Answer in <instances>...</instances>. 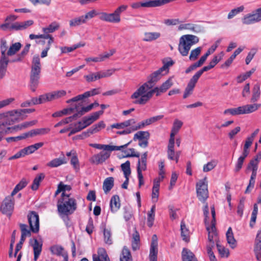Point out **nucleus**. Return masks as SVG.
<instances>
[{
	"instance_id": "f257e3e1",
	"label": "nucleus",
	"mask_w": 261,
	"mask_h": 261,
	"mask_svg": "<svg viewBox=\"0 0 261 261\" xmlns=\"http://www.w3.org/2000/svg\"><path fill=\"white\" fill-rule=\"evenodd\" d=\"M173 85L171 77L162 84L160 87H155L151 91H148L149 87L147 84H143L140 86L131 95L130 98L134 99L133 103L136 105H145L152 97L154 93L156 96L160 95L161 93L166 92Z\"/></svg>"
},
{
	"instance_id": "f03ea898",
	"label": "nucleus",
	"mask_w": 261,
	"mask_h": 261,
	"mask_svg": "<svg viewBox=\"0 0 261 261\" xmlns=\"http://www.w3.org/2000/svg\"><path fill=\"white\" fill-rule=\"evenodd\" d=\"M57 208L60 215L68 216L76 209V202L74 198L70 197L69 194L62 192L61 197L58 201Z\"/></svg>"
},
{
	"instance_id": "7ed1b4c3",
	"label": "nucleus",
	"mask_w": 261,
	"mask_h": 261,
	"mask_svg": "<svg viewBox=\"0 0 261 261\" xmlns=\"http://www.w3.org/2000/svg\"><path fill=\"white\" fill-rule=\"evenodd\" d=\"M19 121L15 111L0 114V142L11 130L9 125Z\"/></svg>"
},
{
	"instance_id": "20e7f679",
	"label": "nucleus",
	"mask_w": 261,
	"mask_h": 261,
	"mask_svg": "<svg viewBox=\"0 0 261 261\" xmlns=\"http://www.w3.org/2000/svg\"><path fill=\"white\" fill-rule=\"evenodd\" d=\"M199 38L193 35H185L179 39L178 49L182 56H187L193 45L198 43Z\"/></svg>"
},
{
	"instance_id": "39448f33",
	"label": "nucleus",
	"mask_w": 261,
	"mask_h": 261,
	"mask_svg": "<svg viewBox=\"0 0 261 261\" xmlns=\"http://www.w3.org/2000/svg\"><path fill=\"white\" fill-rule=\"evenodd\" d=\"M197 196L199 200L204 203L208 197L206 177L200 180L196 184Z\"/></svg>"
},
{
	"instance_id": "423d86ee",
	"label": "nucleus",
	"mask_w": 261,
	"mask_h": 261,
	"mask_svg": "<svg viewBox=\"0 0 261 261\" xmlns=\"http://www.w3.org/2000/svg\"><path fill=\"white\" fill-rule=\"evenodd\" d=\"M13 196L11 194L10 195L6 197L3 200L1 207L2 212L9 217L11 216L14 210L15 200Z\"/></svg>"
},
{
	"instance_id": "0eeeda50",
	"label": "nucleus",
	"mask_w": 261,
	"mask_h": 261,
	"mask_svg": "<svg viewBox=\"0 0 261 261\" xmlns=\"http://www.w3.org/2000/svg\"><path fill=\"white\" fill-rule=\"evenodd\" d=\"M166 74L162 70L159 68L158 70L154 71L150 74L147 77L148 81L144 84H147V87H149L148 91H151L152 89L153 86L158 82L163 76Z\"/></svg>"
},
{
	"instance_id": "6e6552de",
	"label": "nucleus",
	"mask_w": 261,
	"mask_h": 261,
	"mask_svg": "<svg viewBox=\"0 0 261 261\" xmlns=\"http://www.w3.org/2000/svg\"><path fill=\"white\" fill-rule=\"evenodd\" d=\"M28 221L31 231L38 232L39 230V219L38 215L35 212H32L28 216Z\"/></svg>"
},
{
	"instance_id": "1a4fd4ad",
	"label": "nucleus",
	"mask_w": 261,
	"mask_h": 261,
	"mask_svg": "<svg viewBox=\"0 0 261 261\" xmlns=\"http://www.w3.org/2000/svg\"><path fill=\"white\" fill-rule=\"evenodd\" d=\"M131 141L127 143L121 145L120 146L111 145H105L96 143H91L89 145L92 147H94L98 149H102L104 151H114V150H120L121 148H126L128 145L131 143Z\"/></svg>"
},
{
	"instance_id": "9d476101",
	"label": "nucleus",
	"mask_w": 261,
	"mask_h": 261,
	"mask_svg": "<svg viewBox=\"0 0 261 261\" xmlns=\"http://www.w3.org/2000/svg\"><path fill=\"white\" fill-rule=\"evenodd\" d=\"M131 141L127 143L121 145L120 146L111 145H105L96 143H91L89 145L92 147H94L98 149H102L104 151H114V150H120L121 148H126L128 145L131 143Z\"/></svg>"
},
{
	"instance_id": "9b49d317",
	"label": "nucleus",
	"mask_w": 261,
	"mask_h": 261,
	"mask_svg": "<svg viewBox=\"0 0 261 261\" xmlns=\"http://www.w3.org/2000/svg\"><path fill=\"white\" fill-rule=\"evenodd\" d=\"M111 151H100L99 153L93 155L90 159V162L96 165L102 164L110 158Z\"/></svg>"
},
{
	"instance_id": "f8f14e48",
	"label": "nucleus",
	"mask_w": 261,
	"mask_h": 261,
	"mask_svg": "<svg viewBox=\"0 0 261 261\" xmlns=\"http://www.w3.org/2000/svg\"><path fill=\"white\" fill-rule=\"evenodd\" d=\"M99 19L103 21L115 23H119L121 21V18H119L114 12L111 13L100 12Z\"/></svg>"
},
{
	"instance_id": "ddd939ff",
	"label": "nucleus",
	"mask_w": 261,
	"mask_h": 261,
	"mask_svg": "<svg viewBox=\"0 0 261 261\" xmlns=\"http://www.w3.org/2000/svg\"><path fill=\"white\" fill-rule=\"evenodd\" d=\"M34 23L33 20H28L24 21H15L12 22V31L24 30L32 26Z\"/></svg>"
},
{
	"instance_id": "4468645a",
	"label": "nucleus",
	"mask_w": 261,
	"mask_h": 261,
	"mask_svg": "<svg viewBox=\"0 0 261 261\" xmlns=\"http://www.w3.org/2000/svg\"><path fill=\"white\" fill-rule=\"evenodd\" d=\"M158 238L156 235L153 234L151 239V243L149 252V260L157 261L158 254Z\"/></svg>"
},
{
	"instance_id": "2eb2a0df",
	"label": "nucleus",
	"mask_w": 261,
	"mask_h": 261,
	"mask_svg": "<svg viewBox=\"0 0 261 261\" xmlns=\"http://www.w3.org/2000/svg\"><path fill=\"white\" fill-rule=\"evenodd\" d=\"M200 77V76L197 73H196L190 79L187 87L185 89L183 95L184 98H186L189 95L192 94L196 84Z\"/></svg>"
},
{
	"instance_id": "dca6fc26",
	"label": "nucleus",
	"mask_w": 261,
	"mask_h": 261,
	"mask_svg": "<svg viewBox=\"0 0 261 261\" xmlns=\"http://www.w3.org/2000/svg\"><path fill=\"white\" fill-rule=\"evenodd\" d=\"M18 18V16L10 14L8 15L5 19V23L0 24V29L4 31H12V22L15 21Z\"/></svg>"
},
{
	"instance_id": "f3484780",
	"label": "nucleus",
	"mask_w": 261,
	"mask_h": 261,
	"mask_svg": "<svg viewBox=\"0 0 261 261\" xmlns=\"http://www.w3.org/2000/svg\"><path fill=\"white\" fill-rule=\"evenodd\" d=\"M41 71L32 70L30 73V88L32 91L34 92L39 84L40 74Z\"/></svg>"
},
{
	"instance_id": "a211bd4d",
	"label": "nucleus",
	"mask_w": 261,
	"mask_h": 261,
	"mask_svg": "<svg viewBox=\"0 0 261 261\" xmlns=\"http://www.w3.org/2000/svg\"><path fill=\"white\" fill-rule=\"evenodd\" d=\"M50 251L53 254L62 256L64 258L63 261H68V253L62 246L57 245H54L50 247Z\"/></svg>"
},
{
	"instance_id": "6ab92c4d",
	"label": "nucleus",
	"mask_w": 261,
	"mask_h": 261,
	"mask_svg": "<svg viewBox=\"0 0 261 261\" xmlns=\"http://www.w3.org/2000/svg\"><path fill=\"white\" fill-rule=\"evenodd\" d=\"M93 261H110L106 250L103 248L98 249L97 254L93 255Z\"/></svg>"
},
{
	"instance_id": "aec40b11",
	"label": "nucleus",
	"mask_w": 261,
	"mask_h": 261,
	"mask_svg": "<svg viewBox=\"0 0 261 261\" xmlns=\"http://www.w3.org/2000/svg\"><path fill=\"white\" fill-rule=\"evenodd\" d=\"M261 107V104L253 103L241 106L243 114H250L257 111Z\"/></svg>"
},
{
	"instance_id": "412c9836",
	"label": "nucleus",
	"mask_w": 261,
	"mask_h": 261,
	"mask_svg": "<svg viewBox=\"0 0 261 261\" xmlns=\"http://www.w3.org/2000/svg\"><path fill=\"white\" fill-rule=\"evenodd\" d=\"M167 157L170 160H174L177 163L181 153L180 151H175L174 147H167Z\"/></svg>"
},
{
	"instance_id": "4be33fe9",
	"label": "nucleus",
	"mask_w": 261,
	"mask_h": 261,
	"mask_svg": "<svg viewBox=\"0 0 261 261\" xmlns=\"http://www.w3.org/2000/svg\"><path fill=\"white\" fill-rule=\"evenodd\" d=\"M261 94L260 85L258 84H255L252 89V95L251 97V101L255 102L257 101L260 98Z\"/></svg>"
},
{
	"instance_id": "5701e85b",
	"label": "nucleus",
	"mask_w": 261,
	"mask_h": 261,
	"mask_svg": "<svg viewBox=\"0 0 261 261\" xmlns=\"http://www.w3.org/2000/svg\"><path fill=\"white\" fill-rule=\"evenodd\" d=\"M50 132L49 128H41L32 129L28 133H25L27 137H34L37 135H43L48 134Z\"/></svg>"
},
{
	"instance_id": "b1692460",
	"label": "nucleus",
	"mask_w": 261,
	"mask_h": 261,
	"mask_svg": "<svg viewBox=\"0 0 261 261\" xmlns=\"http://www.w3.org/2000/svg\"><path fill=\"white\" fill-rule=\"evenodd\" d=\"M32 247L34 254V259L36 261L41 252L42 243H39L37 239H34Z\"/></svg>"
},
{
	"instance_id": "393cba45",
	"label": "nucleus",
	"mask_w": 261,
	"mask_h": 261,
	"mask_svg": "<svg viewBox=\"0 0 261 261\" xmlns=\"http://www.w3.org/2000/svg\"><path fill=\"white\" fill-rule=\"evenodd\" d=\"M66 163L67 161L63 155L62 158H56L52 160L51 161L47 163V166L51 168H56L63 164H65Z\"/></svg>"
},
{
	"instance_id": "a878e982",
	"label": "nucleus",
	"mask_w": 261,
	"mask_h": 261,
	"mask_svg": "<svg viewBox=\"0 0 261 261\" xmlns=\"http://www.w3.org/2000/svg\"><path fill=\"white\" fill-rule=\"evenodd\" d=\"M181 256L182 261H197L193 252L186 248L183 249Z\"/></svg>"
},
{
	"instance_id": "bb28decb",
	"label": "nucleus",
	"mask_w": 261,
	"mask_h": 261,
	"mask_svg": "<svg viewBox=\"0 0 261 261\" xmlns=\"http://www.w3.org/2000/svg\"><path fill=\"white\" fill-rule=\"evenodd\" d=\"M206 229L208 232V244L207 245L214 246V238H216L217 237V234H216V231H215L216 230L215 225H214V228L213 229H212V225H211L210 226H207Z\"/></svg>"
},
{
	"instance_id": "cd10ccee",
	"label": "nucleus",
	"mask_w": 261,
	"mask_h": 261,
	"mask_svg": "<svg viewBox=\"0 0 261 261\" xmlns=\"http://www.w3.org/2000/svg\"><path fill=\"white\" fill-rule=\"evenodd\" d=\"M111 211L113 213L117 212L120 208V203L119 197L118 195L113 196L110 201Z\"/></svg>"
},
{
	"instance_id": "c85d7f7f",
	"label": "nucleus",
	"mask_w": 261,
	"mask_h": 261,
	"mask_svg": "<svg viewBox=\"0 0 261 261\" xmlns=\"http://www.w3.org/2000/svg\"><path fill=\"white\" fill-rule=\"evenodd\" d=\"M227 243L232 248L236 246V241L234 238L232 228L229 227L226 233Z\"/></svg>"
},
{
	"instance_id": "c756f323",
	"label": "nucleus",
	"mask_w": 261,
	"mask_h": 261,
	"mask_svg": "<svg viewBox=\"0 0 261 261\" xmlns=\"http://www.w3.org/2000/svg\"><path fill=\"white\" fill-rule=\"evenodd\" d=\"M258 163L259 160L257 159L251 160L247 166L246 172L250 170L252 171L251 175H257Z\"/></svg>"
},
{
	"instance_id": "7c9ffc66",
	"label": "nucleus",
	"mask_w": 261,
	"mask_h": 261,
	"mask_svg": "<svg viewBox=\"0 0 261 261\" xmlns=\"http://www.w3.org/2000/svg\"><path fill=\"white\" fill-rule=\"evenodd\" d=\"M120 261H133V257L129 249L123 247L120 257Z\"/></svg>"
},
{
	"instance_id": "2f4dec72",
	"label": "nucleus",
	"mask_w": 261,
	"mask_h": 261,
	"mask_svg": "<svg viewBox=\"0 0 261 261\" xmlns=\"http://www.w3.org/2000/svg\"><path fill=\"white\" fill-rule=\"evenodd\" d=\"M140 239L139 233L135 231L133 234L132 241V247L133 250L136 251L140 248Z\"/></svg>"
},
{
	"instance_id": "473e14b6",
	"label": "nucleus",
	"mask_w": 261,
	"mask_h": 261,
	"mask_svg": "<svg viewBox=\"0 0 261 261\" xmlns=\"http://www.w3.org/2000/svg\"><path fill=\"white\" fill-rule=\"evenodd\" d=\"M114 178L109 177L106 178L103 183V190L105 193L109 192L114 186Z\"/></svg>"
},
{
	"instance_id": "72a5a7b5",
	"label": "nucleus",
	"mask_w": 261,
	"mask_h": 261,
	"mask_svg": "<svg viewBox=\"0 0 261 261\" xmlns=\"http://www.w3.org/2000/svg\"><path fill=\"white\" fill-rule=\"evenodd\" d=\"M258 22L254 13L247 14L242 19V22L244 24H250Z\"/></svg>"
},
{
	"instance_id": "f704fd0d",
	"label": "nucleus",
	"mask_w": 261,
	"mask_h": 261,
	"mask_svg": "<svg viewBox=\"0 0 261 261\" xmlns=\"http://www.w3.org/2000/svg\"><path fill=\"white\" fill-rule=\"evenodd\" d=\"M179 30H189L194 32H198L200 30V28L198 25L193 23L181 24L178 27Z\"/></svg>"
},
{
	"instance_id": "c9c22d12",
	"label": "nucleus",
	"mask_w": 261,
	"mask_h": 261,
	"mask_svg": "<svg viewBox=\"0 0 261 261\" xmlns=\"http://www.w3.org/2000/svg\"><path fill=\"white\" fill-rule=\"evenodd\" d=\"M43 145V143L39 142L34 145L29 146L23 149L25 155L34 153L36 150L41 147Z\"/></svg>"
},
{
	"instance_id": "e433bc0d",
	"label": "nucleus",
	"mask_w": 261,
	"mask_h": 261,
	"mask_svg": "<svg viewBox=\"0 0 261 261\" xmlns=\"http://www.w3.org/2000/svg\"><path fill=\"white\" fill-rule=\"evenodd\" d=\"M106 127V124L103 121H100L97 124L93 125L92 127L89 128L88 130L90 135L99 132L101 129Z\"/></svg>"
},
{
	"instance_id": "4c0bfd02",
	"label": "nucleus",
	"mask_w": 261,
	"mask_h": 261,
	"mask_svg": "<svg viewBox=\"0 0 261 261\" xmlns=\"http://www.w3.org/2000/svg\"><path fill=\"white\" fill-rule=\"evenodd\" d=\"M161 36L158 32H146L144 33V37L143 41L146 42H150L159 38Z\"/></svg>"
},
{
	"instance_id": "58836bf2",
	"label": "nucleus",
	"mask_w": 261,
	"mask_h": 261,
	"mask_svg": "<svg viewBox=\"0 0 261 261\" xmlns=\"http://www.w3.org/2000/svg\"><path fill=\"white\" fill-rule=\"evenodd\" d=\"M60 28V24L56 21L51 22L48 27L43 28L42 31L44 34L51 33L58 30Z\"/></svg>"
},
{
	"instance_id": "ea45409f",
	"label": "nucleus",
	"mask_w": 261,
	"mask_h": 261,
	"mask_svg": "<svg viewBox=\"0 0 261 261\" xmlns=\"http://www.w3.org/2000/svg\"><path fill=\"white\" fill-rule=\"evenodd\" d=\"M135 123L136 121L134 119H130L122 123L113 124L111 125V127L116 128L117 129L123 128L125 127H128L131 125H133Z\"/></svg>"
},
{
	"instance_id": "a19ab883",
	"label": "nucleus",
	"mask_w": 261,
	"mask_h": 261,
	"mask_svg": "<svg viewBox=\"0 0 261 261\" xmlns=\"http://www.w3.org/2000/svg\"><path fill=\"white\" fill-rule=\"evenodd\" d=\"M155 205L152 206L150 210L147 213V225L151 227L153 225L155 217Z\"/></svg>"
},
{
	"instance_id": "79ce46f5",
	"label": "nucleus",
	"mask_w": 261,
	"mask_h": 261,
	"mask_svg": "<svg viewBox=\"0 0 261 261\" xmlns=\"http://www.w3.org/2000/svg\"><path fill=\"white\" fill-rule=\"evenodd\" d=\"M86 23V21L84 17V16L75 17L69 21V25L70 27H75L79 26L82 24Z\"/></svg>"
},
{
	"instance_id": "37998d69",
	"label": "nucleus",
	"mask_w": 261,
	"mask_h": 261,
	"mask_svg": "<svg viewBox=\"0 0 261 261\" xmlns=\"http://www.w3.org/2000/svg\"><path fill=\"white\" fill-rule=\"evenodd\" d=\"M104 241L106 244L110 245L113 243L112 233L110 229L104 227L103 228Z\"/></svg>"
},
{
	"instance_id": "c03bdc74",
	"label": "nucleus",
	"mask_w": 261,
	"mask_h": 261,
	"mask_svg": "<svg viewBox=\"0 0 261 261\" xmlns=\"http://www.w3.org/2000/svg\"><path fill=\"white\" fill-rule=\"evenodd\" d=\"M181 236L182 240L186 242L189 241V231L186 227L185 223L182 221L180 225Z\"/></svg>"
},
{
	"instance_id": "a18cd8bd",
	"label": "nucleus",
	"mask_w": 261,
	"mask_h": 261,
	"mask_svg": "<svg viewBox=\"0 0 261 261\" xmlns=\"http://www.w3.org/2000/svg\"><path fill=\"white\" fill-rule=\"evenodd\" d=\"M150 134L147 131H139L134 135V140H149Z\"/></svg>"
},
{
	"instance_id": "49530a36",
	"label": "nucleus",
	"mask_w": 261,
	"mask_h": 261,
	"mask_svg": "<svg viewBox=\"0 0 261 261\" xmlns=\"http://www.w3.org/2000/svg\"><path fill=\"white\" fill-rule=\"evenodd\" d=\"M45 175L43 173H40L34 178L31 186L33 190H37L40 185V182L44 178Z\"/></svg>"
},
{
	"instance_id": "de8ad7c7",
	"label": "nucleus",
	"mask_w": 261,
	"mask_h": 261,
	"mask_svg": "<svg viewBox=\"0 0 261 261\" xmlns=\"http://www.w3.org/2000/svg\"><path fill=\"white\" fill-rule=\"evenodd\" d=\"M31 69L41 71V65L40 59L38 55H35L33 57L32 62Z\"/></svg>"
},
{
	"instance_id": "09e8293b",
	"label": "nucleus",
	"mask_w": 261,
	"mask_h": 261,
	"mask_svg": "<svg viewBox=\"0 0 261 261\" xmlns=\"http://www.w3.org/2000/svg\"><path fill=\"white\" fill-rule=\"evenodd\" d=\"M30 46V44H27L21 53L17 56L16 58L12 60L11 62H16L21 61L24 57L28 53Z\"/></svg>"
},
{
	"instance_id": "8fccbe9b",
	"label": "nucleus",
	"mask_w": 261,
	"mask_h": 261,
	"mask_svg": "<svg viewBox=\"0 0 261 261\" xmlns=\"http://www.w3.org/2000/svg\"><path fill=\"white\" fill-rule=\"evenodd\" d=\"M21 44L19 42L13 44L8 49L7 55L8 56H12L15 55L21 48Z\"/></svg>"
},
{
	"instance_id": "3c124183",
	"label": "nucleus",
	"mask_w": 261,
	"mask_h": 261,
	"mask_svg": "<svg viewBox=\"0 0 261 261\" xmlns=\"http://www.w3.org/2000/svg\"><path fill=\"white\" fill-rule=\"evenodd\" d=\"M28 184V181L25 179L22 178L20 181L15 187L14 189L12 191L11 194L14 196L19 191L23 189Z\"/></svg>"
},
{
	"instance_id": "603ef678",
	"label": "nucleus",
	"mask_w": 261,
	"mask_h": 261,
	"mask_svg": "<svg viewBox=\"0 0 261 261\" xmlns=\"http://www.w3.org/2000/svg\"><path fill=\"white\" fill-rule=\"evenodd\" d=\"M224 114H229L232 116L242 115V110L241 106L236 108H231L225 110L224 111Z\"/></svg>"
},
{
	"instance_id": "864d4df0",
	"label": "nucleus",
	"mask_w": 261,
	"mask_h": 261,
	"mask_svg": "<svg viewBox=\"0 0 261 261\" xmlns=\"http://www.w3.org/2000/svg\"><path fill=\"white\" fill-rule=\"evenodd\" d=\"M9 62V60H0V79L5 76Z\"/></svg>"
},
{
	"instance_id": "5fc2aeb1",
	"label": "nucleus",
	"mask_w": 261,
	"mask_h": 261,
	"mask_svg": "<svg viewBox=\"0 0 261 261\" xmlns=\"http://www.w3.org/2000/svg\"><path fill=\"white\" fill-rule=\"evenodd\" d=\"M116 69L112 68L98 71L99 79L111 76L116 71Z\"/></svg>"
},
{
	"instance_id": "6e6d98bb",
	"label": "nucleus",
	"mask_w": 261,
	"mask_h": 261,
	"mask_svg": "<svg viewBox=\"0 0 261 261\" xmlns=\"http://www.w3.org/2000/svg\"><path fill=\"white\" fill-rule=\"evenodd\" d=\"M84 77L88 83L93 82L96 80H99L98 72H90L88 74L84 75Z\"/></svg>"
},
{
	"instance_id": "4d7b16f0",
	"label": "nucleus",
	"mask_w": 261,
	"mask_h": 261,
	"mask_svg": "<svg viewBox=\"0 0 261 261\" xmlns=\"http://www.w3.org/2000/svg\"><path fill=\"white\" fill-rule=\"evenodd\" d=\"M201 50V47H198L194 49H192L190 54L189 60L191 61H195L200 55Z\"/></svg>"
},
{
	"instance_id": "13d9d810",
	"label": "nucleus",
	"mask_w": 261,
	"mask_h": 261,
	"mask_svg": "<svg viewBox=\"0 0 261 261\" xmlns=\"http://www.w3.org/2000/svg\"><path fill=\"white\" fill-rule=\"evenodd\" d=\"M79 116V114L77 113L75 114L72 116H70L67 118H66L65 119L61 120V121L59 122L57 124H55V127H57L60 126H61L64 124H67L70 122H71L73 119H76L77 117Z\"/></svg>"
},
{
	"instance_id": "bf43d9fd",
	"label": "nucleus",
	"mask_w": 261,
	"mask_h": 261,
	"mask_svg": "<svg viewBox=\"0 0 261 261\" xmlns=\"http://www.w3.org/2000/svg\"><path fill=\"white\" fill-rule=\"evenodd\" d=\"M0 48L2 54L0 60H9L6 55V51L7 49V42L6 41H1Z\"/></svg>"
},
{
	"instance_id": "052dcab7",
	"label": "nucleus",
	"mask_w": 261,
	"mask_h": 261,
	"mask_svg": "<svg viewBox=\"0 0 261 261\" xmlns=\"http://www.w3.org/2000/svg\"><path fill=\"white\" fill-rule=\"evenodd\" d=\"M255 71V68H252L250 71L246 72L245 74L242 75H240L237 77V81L238 83H242L245 80H246L247 78L249 77Z\"/></svg>"
},
{
	"instance_id": "680f3d73",
	"label": "nucleus",
	"mask_w": 261,
	"mask_h": 261,
	"mask_svg": "<svg viewBox=\"0 0 261 261\" xmlns=\"http://www.w3.org/2000/svg\"><path fill=\"white\" fill-rule=\"evenodd\" d=\"M218 251L222 257H227L229 255V250L225 248L224 246L219 245L218 243L216 244Z\"/></svg>"
},
{
	"instance_id": "e2e57ef3",
	"label": "nucleus",
	"mask_w": 261,
	"mask_h": 261,
	"mask_svg": "<svg viewBox=\"0 0 261 261\" xmlns=\"http://www.w3.org/2000/svg\"><path fill=\"white\" fill-rule=\"evenodd\" d=\"M98 106V103L95 102L94 103L90 104L87 107H82L81 110L78 111V114H79V116H81L84 115L85 113L90 111L94 107H97Z\"/></svg>"
},
{
	"instance_id": "0e129e2a",
	"label": "nucleus",
	"mask_w": 261,
	"mask_h": 261,
	"mask_svg": "<svg viewBox=\"0 0 261 261\" xmlns=\"http://www.w3.org/2000/svg\"><path fill=\"white\" fill-rule=\"evenodd\" d=\"M121 169L123 172L124 177L129 176L130 174V162L127 161L121 165Z\"/></svg>"
},
{
	"instance_id": "69168bd1",
	"label": "nucleus",
	"mask_w": 261,
	"mask_h": 261,
	"mask_svg": "<svg viewBox=\"0 0 261 261\" xmlns=\"http://www.w3.org/2000/svg\"><path fill=\"white\" fill-rule=\"evenodd\" d=\"M19 226L21 232V238L25 239L27 237L31 236V231L28 228L26 224H20Z\"/></svg>"
},
{
	"instance_id": "338daca9",
	"label": "nucleus",
	"mask_w": 261,
	"mask_h": 261,
	"mask_svg": "<svg viewBox=\"0 0 261 261\" xmlns=\"http://www.w3.org/2000/svg\"><path fill=\"white\" fill-rule=\"evenodd\" d=\"M217 165V162L212 160L211 162H208L207 164L204 165L203 167V171L207 172L213 170Z\"/></svg>"
},
{
	"instance_id": "774afa93",
	"label": "nucleus",
	"mask_w": 261,
	"mask_h": 261,
	"mask_svg": "<svg viewBox=\"0 0 261 261\" xmlns=\"http://www.w3.org/2000/svg\"><path fill=\"white\" fill-rule=\"evenodd\" d=\"M254 252L257 260L261 261V244H254Z\"/></svg>"
}]
</instances>
